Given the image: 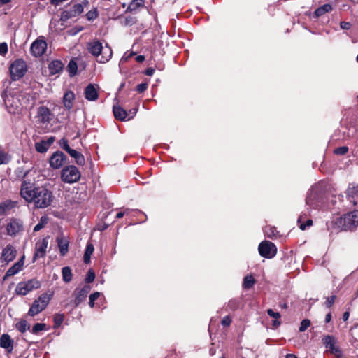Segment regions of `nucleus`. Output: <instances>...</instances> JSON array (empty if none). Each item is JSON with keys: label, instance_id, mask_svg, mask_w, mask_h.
Segmentation results:
<instances>
[{"label": "nucleus", "instance_id": "nucleus-1", "mask_svg": "<svg viewBox=\"0 0 358 358\" xmlns=\"http://www.w3.org/2000/svg\"><path fill=\"white\" fill-rule=\"evenodd\" d=\"M21 196L29 203H34L38 208L49 206L53 199L52 192L44 186H35L31 180H24L20 187Z\"/></svg>", "mask_w": 358, "mask_h": 358}, {"label": "nucleus", "instance_id": "nucleus-2", "mask_svg": "<svg viewBox=\"0 0 358 358\" xmlns=\"http://www.w3.org/2000/svg\"><path fill=\"white\" fill-rule=\"evenodd\" d=\"M329 230L340 229L343 231H352L358 227V210L347 213L342 217H333L327 222Z\"/></svg>", "mask_w": 358, "mask_h": 358}, {"label": "nucleus", "instance_id": "nucleus-3", "mask_svg": "<svg viewBox=\"0 0 358 358\" xmlns=\"http://www.w3.org/2000/svg\"><path fill=\"white\" fill-rule=\"evenodd\" d=\"M87 49L90 54L97 58V61L100 63L107 62L113 55L111 48L108 45L103 48L102 43L98 40L88 42Z\"/></svg>", "mask_w": 358, "mask_h": 358}, {"label": "nucleus", "instance_id": "nucleus-4", "mask_svg": "<svg viewBox=\"0 0 358 358\" xmlns=\"http://www.w3.org/2000/svg\"><path fill=\"white\" fill-rule=\"evenodd\" d=\"M52 296L53 292L50 294H48L47 293L41 294L34 301L28 311V315L29 316L34 317L41 313L49 304Z\"/></svg>", "mask_w": 358, "mask_h": 358}, {"label": "nucleus", "instance_id": "nucleus-5", "mask_svg": "<svg viewBox=\"0 0 358 358\" xmlns=\"http://www.w3.org/2000/svg\"><path fill=\"white\" fill-rule=\"evenodd\" d=\"M81 173L74 165H67L62 168L60 173L61 180L67 184H73L80 180Z\"/></svg>", "mask_w": 358, "mask_h": 358}, {"label": "nucleus", "instance_id": "nucleus-6", "mask_svg": "<svg viewBox=\"0 0 358 358\" xmlns=\"http://www.w3.org/2000/svg\"><path fill=\"white\" fill-rule=\"evenodd\" d=\"M322 343L326 348V352L335 356L336 358H343V352L340 348L337 339L332 335L324 336Z\"/></svg>", "mask_w": 358, "mask_h": 358}, {"label": "nucleus", "instance_id": "nucleus-7", "mask_svg": "<svg viewBox=\"0 0 358 358\" xmlns=\"http://www.w3.org/2000/svg\"><path fill=\"white\" fill-rule=\"evenodd\" d=\"M10 78L15 81L22 78L27 71V66L22 59L15 60L9 68Z\"/></svg>", "mask_w": 358, "mask_h": 358}, {"label": "nucleus", "instance_id": "nucleus-8", "mask_svg": "<svg viewBox=\"0 0 358 358\" xmlns=\"http://www.w3.org/2000/svg\"><path fill=\"white\" fill-rule=\"evenodd\" d=\"M41 283L36 278L30 279L27 281L19 282L15 288V293L17 295L25 296L34 289L41 287Z\"/></svg>", "mask_w": 358, "mask_h": 358}, {"label": "nucleus", "instance_id": "nucleus-9", "mask_svg": "<svg viewBox=\"0 0 358 358\" xmlns=\"http://www.w3.org/2000/svg\"><path fill=\"white\" fill-rule=\"evenodd\" d=\"M47 49V43L45 37L43 36H38L31 45L30 52L35 57H40L43 56Z\"/></svg>", "mask_w": 358, "mask_h": 358}, {"label": "nucleus", "instance_id": "nucleus-10", "mask_svg": "<svg viewBox=\"0 0 358 358\" xmlns=\"http://www.w3.org/2000/svg\"><path fill=\"white\" fill-rule=\"evenodd\" d=\"M259 255L264 258H273L277 253V248L275 245L268 241L261 242L258 247Z\"/></svg>", "mask_w": 358, "mask_h": 358}, {"label": "nucleus", "instance_id": "nucleus-11", "mask_svg": "<svg viewBox=\"0 0 358 358\" xmlns=\"http://www.w3.org/2000/svg\"><path fill=\"white\" fill-rule=\"evenodd\" d=\"M7 234L10 236H15L18 233L24 231L23 221L20 218L12 217L6 227Z\"/></svg>", "mask_w": 358, "mask_h": 358}, {"label": "nucleus", "instance_id": "nucleus-12", "mask_svg": "<svg viewBox=\"0 0 358 358\" xmlns=\"http://www.w3.org/2000/svg\"><path fill=\"white\" fill-rule=\"evenodd\" d=\"M67 157L61 151L55 152L49 159L50 166L54 169L61 168L66 162Z\"/></svg>", "mask_w": 358, "mask_h": 358}, {"label": "nucleus", "instance_id": "nucleus-13", "mask_svg": "<svg viewBox=\"0 0 358 358\" xmlns=\"http://www.w3.org/2000/svg\"><path fill=\"white\" fill-rule=\"evenodd\" d=\"M5 105L11 114H17L22 110V106L20 99L15 96H7L4 99Z\"/></svg>", "mask_w": 358, "mask_h": 358}, {"label": "nucleus", "instance_id": "nucleus-14", "mask_svg": "<svg viewBox=\"0 0 358 358\" xmlns=\"http://www.w3.org/2000/svg\"><path fill=\"white\" fill-rule=\"evenodd\" d=\"M83 11V7L80 3L74 4L71 6L69 10H64L62 12L60 16V20L62 22H66L69 19L74 17Z\"/></svg>", "mask_w": 358, "mask_h": 358}, {"label": "nucleus", "instance_id": "nucleus-15", "mask_svg": "<svg viewBox=\"0 0 358 358\" xmlns=\"http://www.w3.org/2000/svg\"><path fill=\"white\" fill-rule=\"evenodd\" d=\"M38 121L41 124H48L54 117V114L45 106H39L37 108Z\"/></svg>", "mask_w": 358, "mask_h": 358}, {"label": "nucleus", "instance_id": "nucleus-16", "mask_svg": "<svg viewBox=\"0 0 358 358\" xmlns=\"http://www.w3.org/2000/svg\"><path fill=\"white\" fill-rule=\"evenodd\" d=\"M91 290V287L90 285H85L81 289H76L73 294L75 296V299L73 301V304L75 307H78L83 301H84L89 292Z\"/></svg>", "mask_w": 358, "mask_h": 358}, {"label": "nucleus", "instance_id": "nucleus-17", "mask_svg": "<svg viewBox=\"0 0 358 358\" xmlns=\"http://www.w3.org/2000/svg\"><path fill=\"white\" fill-rule=\"evenodd\" d=\"M47 238H43L38 241L35 244V252L33 256V262L36 261L39 258L44 257L46 254V249L48 247Z\"/></svg>", "mask_w": 358, "mask_h": 358}, {"label": "nucleus", "instance_id": "nucleus-18", "mask_svg": "<svg viewBox=\"0 0 358 358\" xmlns=\"http://www.w3.org/2000/svg\"><path fill=\"white\" fill-rule=\"evenodd\" d=\"M345 194L347 200L354 206L358 207V185L349 184Z\"/></svg>", "mask_w": 358, "mask_h": 358}, {"label": "nucleus", "instance_id": "nucleus-19", "mask_svg": "<svg viewBox=\"0 0 358 358\" xmlns=\"http://www.w3.org/2000/svg\"><path fill=\"white\" fill-rule=\"evenodd\" d=\"M17 255V250L14 246L10 244L7 245L2 250L1 259L7 263L13 261Z\"/></svg>", "mask_w": 358, "mask_h": 358}, {"label": "nucleus", "instance_id": "nucleus-20", "mask_svg": "<svg viewBox=\"0 0 358 358\" xmlns=\"http://www.w3.org/2000/svg\"><path fill=\"white\" fill-rule=\"evenodd\" d=\"M24 259L25 257L23 255L16 263H15L10 268H9L6 272L3 279L5 280L19 273L23 268Z\"/></svg>", "mask_w": 358, "mask_h": 358}, {"label": "nucleus", "instance_id": "nucleus-21", "mask_svg": "<svg viewBox=\"0 0 358 358\" xmlns=\"http://www.w3.org/2000/svg\"><path fill=\"white\" fill-rule=\"evenodd\" d=\"M85 97L90 101H96L99 98V92L95 86L90 83L88 84L84 90Z\"/></svg>", "mask_w": 358, "mask_h": 358}, {"label": "nucleus", "instance_id": "nucleus-22", "mask_svg": "<svg viewBox=\"0 0 358 358\" xmlns=\"http://www.w3.org/2000/svg\"><path fill=\"white\" fill-rule=\"evenodd\" d=\"M18 205L17 201L12 200H6L0 203V216L9 214L10 211L17 207Z\"/></svg>", "mask_w": 358, "mask_h": 358}, {"label": "nucleus", "instance_id": "nucleus-23", "mask_svg": "<svg viewBox=\"0 0 358 358\" xmlns=\"http://www.w3.org/2000/svg\"><path fill=\"white\" fill-rule=\"evenodd\" d=\"M13 340L10 335L3 334L0 337V347L6 350L8 353L12 352L13 350Z\"/></svg>", "mask_w": 358, "mask_h": 358}, {"label": "nucleus", "instance_id": "nucleus-24", "mask_svg": "<svg viewBox=\"0 0 358 358\" xmlns=\"http://www.w3.org/2000/svg\"><path fill=\"white\" fill-rule=\"evenodd\" d=\"M57 243L60 255L65 256L69 251V241L63 236H59L57 238Z\"/></svg>", "mask_w": 358, "mask_h": 358}, {"label": "nucleus", "instance_id": "nucleus-25", "mask_svg": "<svg viewBox=\"0 0 358 358\" xmlns=\"http://www.w3.org/2000/svg\"><path fill=\"white\" fill-rule=\"evenodd\" d=\"M75 100V94L71 90L66 91L63 96V104L65 108L68 110L72 109L73 106V101Z\"/></svg>", "mask_w": 358, "mask_h": 358}, {"label": "nucleus", "instance_id": "nucleus-26", "mask_svg": "<svg viewBox=\"0 0 358 358\" xmlns=\"http://www.w3.org/2000/svg\"><path fill=\"white\" fill-rule=\"evenodd\" d=\"M114 117L116 120L120 121L127 120L128 113L126 110L119 106H114L113 108Z\"/></svg>", "mask_w": 358, "mask_h": 358}, {"label": "nucleus", "instance_id": "nucleus-27", "mask_svg": "<svg viewBox=\"0 0 358 358\" xmlns=\"http://www.w3.org/2000/svg\"><path fill=\"white\" fill-rule=\"evenodd\" d=\"M64 64L60 60H53L48 64L50 75L60 73L63 70Z\"/></svg>", "mask_w": 358, "mask_h": 358}, {"label": "nucleus", "instance_id": "nucleus-28", "mask_svg": "<svg viewBox=\"0 0 358 358\" xmlns=\"http://www.w3.org/2000/svg\"><path fill=\"white\" fill-rule=\"evenodd\" d=\"M68 153L71 157L75 159V162L78 165L83 166L85 164V159L82 153L72 148Z\"/></svg>", "mask_w": 358, "mask_h": 358}, {"label": "nucleus", "instance_id": "nucleus-29", "mask_svg": "<svg viewBox=\"0 0 358 358\" xmlns=\"http://www.w3.org/2000/svg\"><path fill=\"white\" fill-rule=\"evenodd\" d=\"M145 6V0H132L129 4L126 12H134L136 11L140 8H143Z\"/></svg>", "mask_w": 358, "mask_h": 358}, {"label": "nucleus", "instance_id": "nucleus-30", "mask_svg": "<svg viewBox=\"0 0 358 358\" xmlns=\"http://www.w3.org/2000/svg\"><path fill=\"white\" fill-rule=\"evenodd\" d=\"M266 313L267 314L271 317H273L275 318V320H274L272 322V325L273 327L275 328H277L278 327L280 324H281V322L279 321L278 319H280L281 317V315L280 314L278 313V312H275L273 311L272 309L269 308L266 310Z\"/></svg>", "mask_w": 358, "mask_h": 358}, {"label": "nucleus", "instance_id": "nucleus-31", "mask_svg": "<svg viewBox=\"0 0 358 358\" xmlns=\"http://www.w3.org/2000/svg\"><path fill=\"white\" fill-rule=\"evenodd\" d=\"M62 280L66 283H69L72 280L73 274L69 266H64L62 268Z\"/></svg>", "mask_w": 358, "mask_h": 358}, {"label": "nucleus", "instance_id": "nucleus-32", "mask_svg": "<svg viewBox=\"0 0 358 358\" xmlns=\"http://www.w3.org/2000/svg\"><path fill=\"white\" fill-rule=\"evenodd\" d=\"M332 10V6L329 3H326L319 8H317L314 14L316 17H320L323 15H324L327 13L331 12Z\"/></svg>", "mask_w": 358, "mask_h": 358}, {"label": "nucleus", "instance_id": "nucleus-33", "mask_svg": "<svg viewBox=\"0 0 358 358\" xmlns=\"http://www.w3.org/2000/svg\"><path fill=\"white\" fill-rule=\"evenodd\" d=\"M94 245L91 243H88L87 244L85 251L83 256V261L85 264H89L90 262L91 255L94 252Z\"/></svg>", "mask_w": 358, "mask_h": 358}, {"label": "nucleus", "instance_id": "nucleus-34", "mask_svg": "<svg viewBox=\"0 0 358 358\" xmlns=\"http://www.w3.org/2000/svg\"><path fill=\"white\" fill-rule=\"evenodd\" d=\"M256 281L252 275H248L243 278V287L245 289H249L255 284Z\"/></svg>", "mask_w": 358, "mask_h": 358}, {"label": "nucleus", "instance_id": "nucleus-35", "mask_svg": "<svg viewBox=\"0 0 358 358\" xmlns=\"http://www.w3.org/2000/svg\"><path fill=\"white\" fill-rule=\"evenodd\" d=\"M15 328L21 333H24L26 331L29 330L30 325L25 320H20L15 324Z\"/></svg>", "mask_w": 358, "mask_h": 358}, {"label": "nucleus", "instance_id": "nucleus-36", "mask_svg": "<svg viewBox=\"0 0 358 358\" xmlns=\"http://www.w3.org/2000/svg\"><path fill=\"white\" fill-rule=\"evenodd\" d=\"M67 69L69 73V76H74L76 74L78 70V65L76 62L73 59L70 60V62L68 64Z\"/></svg>", "mask_w": 358, "mask_h": 358}, {"label": "nucleus", "instance_id": "nucleus-37", "mask_svg": "<svg viewBox=\"0 0 358 358\" xmlns=\"http://www.w3.org/2000/svg\"><path fill=\"white\" fill-rule=\"evenodd\" d=\"M35 148L38 152L44 153L48 150L49 147L45 143V140H41L40 142L36 143Z\"/></svg>", "mask_w": 358, "mask_h": 358}, {"label": "nucleus", "instance_id": "nucleus-38", "mask_svg": "<svg viewBox=\"0 0 358 358\" xmlns=\"http://www.w3.org/2000/svg\"><path fill=\"white\" fill-rule=\"evenodd\" d=\"M64 320V315L61 313H57L54 315V328H58L61 326Z\"/></svg>", "mask_w": 358, "mask_h": 358}, {"label": "nucleus", "instance_id": "nucleus-39", "mask_svg": "<svg viewBox=\"0 0 358 358\" xmlns=\"http://www.w3.org/2000/svg\"><path fill=\"white\" fill-rule=\"evenodd\" d=\"M48 220L46 216H42L39 222L34 227V231L36 232L42 229L48 222Z\"/></svg>", "mask_w": 358, "mask_h": 358}, {"label": "nucleus", "instance_id": "nucleus-40", "mask_svg": "<svg viewBox=\"0 0 358 358\" xmlns=\"http://www.w3.org/2000/svg\"><path fill=\"white\" fill-rule=\"evenodd\" d=\"M350 336L353 339V342L358 341V322L355 323L350 330Z\"/></svg>", "mask_w": 358, "mask_h": 358}, {"label": "nucleus", "instance_id": "nucleus-41", "mask_svg": "<svg viewBox=\"0 0 358 358\" xmlns=\"http://www.w3.org/2000/svg\"><path fill=\"white\" fill-rule=\"evenodd\" d=\"M46 324L45 323H36L35 324L31 331L34 334H38L39 331L45 329Z\"/></svg>", "mask_w": 358, "mask_h": 358}, {"label": "nucleus", "instance_id": "nucleus-42", "mask_svg": "<svg viewBox=\"0 0 358 358\" xmlns=\"http://www.w3.org/2000/svg\"><path fill=\"white\" fill-rule=\"evenodd\" d=\"M59 145L63 150H64L67 153L70 151L71 148L69 145V141L66 138H62L59 141Z\"/></svg>", "mask_w": 358, "mask_h": 358}, {"label": "nucleus", "instance_id": "nucleus-43", "mask_svg": "<svg viewBox=\"0 0 358 358\" xmlns=\"http://www.w3.org/2000/svg\"><path fill=\"white\" fill-rule=\"evenodd\" d=\"M310 320L308 319H303L301 322V324L299 327V331L303 332L305 331L310 326Z\"/></svg>", "mask_w": 358, "mask_h": 358}, {"label": "nucleus", "instance_id": "nucleus-44", "mask_svg": "<svg viewBox=\"0 0 358 358\" xmlns=\"http://www.w3.org/2000/svg\"><path fill=\"white\" fill-rule=\"evenodd\" d=\"M348 150H349L348 147L341 146V147L336 148L334 150V153L336 155H344L348 152Z\"/></svg>", "mask_w": 358, "mask_h": 358}, {"label": "nucleus", "instance_id": "nucleus-45", "mask_svg": "<svg viewBox=\"0 0 358 358\" xmlns=\"http://www.w3.org/2000/svg\"><path fill=\"white\" fill-rule=\"evenodd\" d=\"M95 279V273L94 272L90 269L88 271L87 275L85 277V281L87 283L92 282Z\"/></svg>", "mask_w": 358, "mask_h": 358}, {"label": "nucleus", "instance_id": "nucleus-46", "mask_svg": "<svg viewBox=\"0 0 358 358\" xmlns=\"http://www.w3.org/2000/svg\"><path fill=\"white\" fill-rule=\"evenodd\" d=\"M98 16H99V13H98L96 9H94L93 10H90L86 14V17L88 20H94V19L97 18Z\"/></svg>", "mask_w": 358, "mask_h": 358}, {"label": "nucleus", "instance_id": "nucleus-47", "mask_svg": "<svg viewBox=\"0 0 358 358\" xmlns=\"http://www.w3.org/2000/svg\"><path fill=\"white\" fill-rule=\"evenodd\" d=\"M137 20L136 17L127 16L124 19V24L125 26H131L136 22Z\"/></svg>", "mask_w": 358, "mask_h": 358}, {"label": "nucleus", "instance_id": "nucleus-48", "mask_svg": "<svg viewBox=\"0 0 358 358\" xmlns=\"http://www.w3.org/2000/svg\"><path fill=\"white\" fill-rule=\"evenodd\" d=\"M267 236L270 238L276 237L278 232L275 227H269L266 230Z\"/></svg>", "mask_w": 358, "mask_h": 358}, {"label": "nucleus", "instance_id": "nucleus-49", "mask_svg": "<svg viewBox=\"0 0 358 358\" xmlns=\"http://www.w3.org/2000/svg\"><path fill=\"white\" fill-rule=\"evenodd\" d=\"M336 299V295H332L330 297H328L325 301V306L327 308H331L334 305Z\"/></svg>", "mask_w": 358, "mask_h": 358}, {"label": "nucleus", "instance_id": "nucleus-50", "mask_svg": "<svg viewBox=\"0 0 358 358\" xmlns=\"http://www.w3.org/2000/svg\"><path fill=\"white\" fill-rule=\"evenodd\" d=\"M148 84L146 83H142L136 86V91L138 93H143L148 89Z\"/></svg>", "mask_w": 358, "mask_h": 358}, {"label": "nucleus", "instance_id": "nucleus-51", "mask_svg": "<svg viewBox=\"0 0 358 358\" xmlns=\"http://www.w3.org/2000/svg\"><path fill=\"white\" fill-rule=\"evenodd\" d=\"M8 52V45L6 42L0 43V55L4 56Z\"/></svg>", "mask_w": 358, "mask_h": 358}, {"label": "nucleus", "instance_id": "nucleus-52", "mask_svg": "<svg viewBox=\"0 0 358 358\" xmlns=\"http://www.w3.org/2000/svg\"><path fill=\"white\" fill-rule=\"evenodd\" d=\"M231 322L232 320L231 317L229 315H227L222 318L221 321V324L223 327H229L231 324Z\"/></svg>", "mask_w": 358, "mask_h": 358}, {"label": "nucleus", "instance_id": "nucleus-53", "mask_svg": "<svg viewBox=\"0 0 358 358\" xmlns=\"http://www.w3.org/2000/svg\"><path fill=\"white\" fill-rule=\"evenodd\" d=\"M8 162L7 155L2 151H0V165Z\"/></svg>", "mask_w": 358, "mask_h": 358}, {"label": "nucleus", "instance_id": "nucleus-54", "mask_svg": "<svg viewBox=\"0 0 358 358\" xmlns=\"http://www.w3.org/2000/svg\"><path fill=\"white\" fill-rule=\"evenodd\" d=\"M83 29V27H74L67 31L68 34L70 36H74L77 34L79 31H80Z\"/></svg>", "mask_w": 358, "mask_h": 358}, {"label": "nucleus", "instance_id": "nucleus-55", "mask_svg": "<svg viewBox=\"0 0 358 358\" xmlns=\"http://www.w3.org/2000/svg\"><path fill=\"white\" fill-rule=\"evenodd\" d=\"M340 27L342 29L349 30L351 28L352 24L350 22L342 21L340 23Z\"/></svg>", "mask_w": 358, "mask_h": 358}, {"label": "nucleus", "instance_id": "nucleus-56", "mask_svg": "<svg viewBox=\"0 0 358 358\" xmlns=\"http://www.w3.org/2000/svg\"><path fill=\"white\" fill-rule=\"evenodd\" d=\"M313 224V220H308L306 223H302L300 224L299 228L301 230H305L307 227L311 226Z\"/></svg>", "mask_w": 358, "mask_h": 358}, {"label": "nucleus", "instance_id": "nucleus-57", "mask_svg": "<svg viewBox=\"0 0 358 358\" xmlns=\"http://www.w3.org/2000/svg\"><path fill=\"white\" fill-rule=\"evenodd\" d=\"M127 113H128V117H127V120H129L130 119L133 118L136 115V114L137 113V108H135L131 109Z\"/></svg>", "mask_w": 358, "mask_h": 358}, {"label": "nucleus", "instance_id": "nucleus-58", "mask_svg": "<svg viewBox=\"0 0 358 358\" xmlns=\"http://www.w3.org/2000/svg\"><path fill=\"white\" fill-rule=\"evenodd\" d=\"M165 358H178L176 350H171Z\"/></svg>", "mask_w": 358, "mask_h": 358}, {"label": "nucleus", "instance_id": "nucleus-59", "mask_svg": "<svg viewBox=\"0 0 358 358\" xmlns=\"http://www.w3.org/2000/svg\"><path fill=\"white\" fill-rule=\"evenodd\" d=\"M155 73V69L152 67H149L148 69H145L144 73L146 75V76H152Z\"/></svg>", "mask_w": 358, "mask_h": 358}, {"label": "nucleus", "instance_id": "nucleus-60", "mask_svg": "<svg viewBox=\"0 0 358 358\" xmlns=\"http://www.w3.org/2000/svg\"><path fill=\"white\" fill-rule=\"evenodd\" d=\"M99 296H100V293L99 292H95L93 294L90 295L89 299L96 301Z\"/></svg>", "mask_w": 358, "mask_h": 358}, {"label": "nucleus", "instance_id": "nucleus-61", "mask_svg": "<svg viewBox=\"0 0 358 358\" xmlns=\"http://www.w3.org/2000/svg\"><path fill=\"white\" fill-rule=\"evenodd\" d=\"M55 138L54 136L49 137L47 140L45 141V143L48 147H50L55 141Z\"/></svg>", "mask_w": 358, "mask_h": 358}, {"label": "nucleus", "instance_id": "nucleus-62", "mask_svg": "<svg viewBox=\"0 0 358 358\" xmlns=\"http://www.w3.org/2000/svg\"><path fill=\"white\" fill-rule=\"evenodd\" d=\"M145 57L144 55H138L136 58H135V60L138 62V63H141L143 62V61H145Z\"/></svg>", "mask_w": 358, "mask_h": 358}, {"label": "nucleus", "instance_id": "nucleus-63", "mask_svg": "<svg viewBox=\"0 0 358 358\" xmlns=\"http://www.w3.org/2000/svg\"><path fill=\"white\" fill-rule=\"evenodd\" d=\"M126 212L125 211H120V212H118L117 214H116V216L115 217L117 219H120V218H122L124 217V215H125Z\"/></svg>", "mask_w": 358, "mask_h": 358}, {"label": "nucleus", "instance_id": "nucleus-64", "mask_svg": "<svg viewBox=\"0 0 358 358\" xmlns=\"http://www.w3.org/2000/svg\"><path fill=\"white\" fill-rule=\"evenodd\" d=\"M349 316H350V313H349V312H348V311H345V312L343 313V320L344 321L348 320V318H349Z\"/></svg>", "mask_w": 358, "mask_h": 358}]
</instances>
